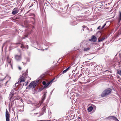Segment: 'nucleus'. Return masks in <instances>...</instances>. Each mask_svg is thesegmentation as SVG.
I'll list each match as a JSON object with an SVG mask.
<instances>
[{"instance_id": "1", "label": "nucleus", "mask_w": 121, "mask_h": 121, "mask_svg": "<svg viewBox=\"0 0 121 121\" xmlns=\"http://www.w3.org/2000/svg\"><path fill=\"white\" fill-rule=\"evenodd\" d=\"M112 91V89L110 88H108L104 90L101 94V96L102 97H105L108 95H110Z\"/></svg>"}, {"instance_id": "2", "label": "nucleus", "mask_w": 121, "mask_h": 121, "mask_svg": "<svg viewBox=\"0 0 121 121\" xmlns=\"http://www.w3.org/2000/svg\"><path fill=\"white\" fill-rule=\"evenodd\" d=\"M27 70L24 73L22 74V76L20 77V82H23L25 81V78H26V77L27 76Z\"/></svg>"}, {"instance_id": "3", "label": "nucleus", "mask_w": 121, "mask_h": 121, "mask_svg": "<svg viewBox=\"0 0 121 121\" xmlns=\"http://www.w3.org/2000/svg\"><path fill=\"white\" fill-rule=\"evenodd\" d=\"M37 83L35 82V81L32 82L26 88L30 89L31 87H32V88H34L35 87Z\"/></svg>"}, {"instance_id": "4", "label": "nucleus", "mask_w": 121, "mask_h": 121, "mask_svg": "<svg viewBox=\"0 0 121 121\" xmlns=\"http://www.w3.org/2000/svg\"><path fill=\"white\" fill-rule=\"evenodd\" d=\"M14 45H16L19 44L20 46H21V48H27V49L28 48V46L27 45H25L23 43V42H19L18 43H13Z\"/></svg>"}, {"instance_id": "5", "label": "nucleus", "mask_w": 121, "mask_h": 121, "mask_svg": "<svg viewBox=\"0 0 121 121\" xmlns=\"http://www.w3.org/2000/svg\"><path fill=\"white\" fill-rule=\"evenodd\" d=\"M15 91V90L14 89H13L11 90L9 94V100H11L12 99H13V97L16 93V92H14Z\"/></svg>"}, {"instance_id": "6", "label": "nucleus", "mask_w": 121, "mask_h": 121, "mask_svg": "<svg viewBox=\"0 0 121 121\" xmlns=\"http://www.w3.org/2000/svg\"><path fill=\"white\" fill-rule=\"evenodd\" d=\"M46 96V93H44L43 96H42V99L41 101L39 102V103L38 104V105H39V106H38L37 107V108H39V106L41 105V104L43 102V101L44 100Z\"/></svg>"}, {"instance_id": "7", "label": "nucleus", "mask_w": 121, "mask_h": 121, "mask_svg": "<svg viewBox=\"0 0 121 121\" xmlns=\"http://www.w3.org/2000/svg\"><path fill=\"white\" fill-rule=\"evenodd\" d=\"M5 117L6 121H9V120L10 114L6 109V111Z\"/></svg>"}, {"instance_id": "8", "label": "nucleus", "mask_w": 121, "mask_h": 121, "mask_svg": "<svg viewBox=\"0 0 121 121\" xmlns=\"http://www.w3.org/2000/svg\"><path fill=\"white\" fill-rule=\"evenodd\" d=\"M46 107L45 106H44L41 109V112L40 113H39V115L38 117H39L41 115H43L44 113L46 112Z\"/></svg>"}, {"instance_id": "9", "label": "nucleus", "mask_w": 121, "mask_h": 121, "mask_svg": "<svg viewBox=\"0 0 121 121\" xmlns=\"http://www.w3.org/2000/svg\"><path fill=\"white\" fill-rule=\"evenodd\" d=\"M15 58L16 60L18 61H20L22 59L21 55H16L15 56Z\"/></svg>"}, {"instance_id": "10", "label": "nucleus", "mask_w": 121, "mask_h": 121, "mask_svg": "<svg viewBox=\"0 0 121 121\" xmlns=\"http://www.w3.org/2000/svg\"><path fill=\"white\" fill-rule=\"evenodd\" d=\"M7 59L8 62V64L7 65V67H8V66L10 68H11L12 69H13L12 65L11 63V59H9L8 57H7Z\"/></svg>"}, {"instance_id": "11", "label": "nucleus", "mask_w": 121, "mask_h": 121, "mask_svg": "<svg viewBox=\"0 0 121 121\" xmlns=\"http://www.w3.org/2000/svg\"><path fill=\"white\" fill-rule=\"evenodd\" d=\"M18 11V9L17 8H15L13 9L12 12V13L13 15H15L17 13Z\"/></svg>"}, {"instance_id": "12", "label": "nucleus", "mask_w": 121, "mask_h": 121, "mask_svg": "<svg viewBox=\"0 0 121 121\" xmlns=\"http://www.w3.org/2000/svg\"><path fill=\"white\" fill-rule=\"evenodd\" d=\"M19 80H20V78L18 79V82L17 83H15V88L14 87V88H16L18 86L19 84H20L21 85H22L23 86H24V84L23 83V84H21V83H22V82H19V81H20Z\"/></svg>"}, {"instance_id": "13", "label": "nucleus", "mask_w": 121, "mask_h": 121, "mask_svg": "<svg viewBox=\"0 0 121 121\" xmlns=\"http://www.w3.org/2000/svg\"><path fill=\"white\" fill-rule=\"evenodd\" d=\"M97 40V38L96 37L93 36L92 37L91 39H90L89 40L91 41L95 42Z\"/></svg>"}, {"instance_id": "14", "label": "nucleus", "mask_w": 121, "mask_h": 121, "mask_svg": "<svg viewBox=\"0 0 121 121\" xmlns=\"http://www.w3.org/2000/svg\"><path fill=\"white\" fill-rule=\"evenodd\" d=\"M93 109V107L92 106H90L88 107L87 109L88 111V112H90Z\"/></svg>"}, {"instance_id": "15", "label": "nucleus", "mask_w": 121, "mask_h": 121, "mask_svg": "<svg viewBox=\"0 0 121 121\" xmlns=\"http://www.w3.org/2000/svg\"><path fill=\"white\" fill-rule=\"evenodd\" d=\"M121 20V12H119V17L118 19V22H119Z\"/></svg>"}, {"instance_id": "16", "label": "nucleus", "mask_w": 121, "mask_h": 121, "mask_svg": "<svg viewBox=\"0 0 121 121\" xmlns=\"http://www.w3.org/2000/svg\"><path fill=\"white\" fill-rule=\"evenodd\" d=\"M105 39V38L104 37H103L101 39H100V40H99L98 42H100L103 41V40H104Z\"/></svg>"}, {"instance_id": "17", "label": "nucleus", "mask_w": 121, "mask_h": 121, "mask_svg": "<svg viewBox=\"0 0 121 121\" xmlns=\"http://www.w3.org/2000/svg\"><path fill=\"white\" fill-rule=\"evenodd\" d=\"M112 119L113 120H118V119H117V118L116 117H115L112 116Z\"/></svg>"}, {"instance_id": "18", "label": "nucleus", "mask_w": 121, "mask_h": 121, "mask_svg": "<svg viewBox=\"0 0 121 121\" xmlns=\"http://www.w3.org/2000/svg\"><path fill=\"white\" fill-rule=\"evenodd\" d=\"M112 116H110L109 117H107L106 118V119H108L109 120H110L112 119Z\"/></svg>"}, {"instance_id": "19", "label": "nucleus", "mask_w": 121, "mask_h": 121, "mask_svg": "<svg viewBox=\"0 0 121 121\" xmlns=\"http://www.w3.org/2000/svg\"><path fill=\"white\" fill-rule=\"evenodd\" d=\"M15 99L13 100V101H12L11 102V107H12L13 106L14 104V101Z\"/></svg>"}, {"instance_id": "20", "label": "nucleus", "mask_w": 121, "mask_h": 121, "mask_svg": "<svg viewBox=\"0 0 121 121\" xmlns=\"http://www.w3.org/2000/svg\"><path fill=\"white\" fill-rule=\"evenodd\" d=\"M118 74H119L121 76V70H119L117 71Z\"/></svg>"}, {"instance_id": "21", "label": "nucleus", "mask_w": 121, "mask_h": 121, "mask_svg": "<svg viewBox=\"0 0 121 121\" xmlns=\"http://www.w3.org/2000/svg\"><path fill=\"white\" fill-rule=\"evenodd\" d=\"M90 49V48H84V51H87L88 50Z\"/></svg>"}, {"instance_id": "22", "label": "nucleus", "mask_w": 121, "mask_h": 121, "mask_svg": "<svg viewBox=\"0 0 121 121\" xmlns=\"http://www.w3.org/2000/svg\"><path fill=\"white\" fill-rule=\"evenodd\" d=\"M46 82L44 81H43L42 82L44 86L46 85Z\"/></svg>"}, {"instance_id": "23", "label": "nucleus", "mask_w": 121, "mask_h": 121, "mask_svg": "<svg viewBox=\"0 0 121 121\" xmlns=\"http://www.w3.org/2000/svg\"><path fill=\"white\" fill-rule=\"evenodd\" d=\"M27 36H28V35H25V36H24V37H23L22 38V39H25L26 38V37H27Z\"/></svg>"}, {"instance_id": "24", "label": "nucleus", "mask_w": 121, "mask_h": 121, "mask_svg": "<svg viewBox=\"0 0 121 121\" xmlns=\"http://www.w3.org/2000/svg\"><path fill=\"white\" fill-rule=\"evenodd\" d=\"M49 85L47 83H46V85L44 86V88H46Z\"/></svg>"}, {"instance_id": "25", "label": "nucleus", "mask_w": 121, "mask_h": 121, "mask_svg": "<svg viewBox=\"0 0 121 121\" xmlns=\"http://www.w3.org/2000/svg\"><path fill=\"white\" fill-rule=\"evenodd\" d=\"M67 71L66 70V69H65V70H64L63 71V73H66V72Z\"/></svg>"}, {"instance_id": "26", "label": "nucleus", "mask_w": 121, "mask_h": 121, "mask_svg": "<svg viewBox=\"0 0 121 121\" xmlns=\"http://www.w3.org/2000/svg\"><path fill=\"white\" fill-rule=\"evenodd\" d=\"M8 82V81H7L6 82V83H5V86H8V85H7V84Z\"/></svg>"}, {"instance_id": "27", "label": "nucleus", "mask_w": 121, "mask_h": 121, "mask_svg": "<svg viewBox=\"0 0 121 121\" xmlns=\"http://www.w3.org/2000/svg\"><path fill=\"white\" fill-rule=\"evenodd\" d=\"M106 25V24H105L102 27V28H101V29H102Z\"/></svg>"}, {"instance_id": "28", "label": "nucleus", "mask_w": 121, "mask_h": 121, "mask_svg": "<svg viewBox=\"0 0 121 121\" xmlns=\"http://www.w3.org/2000/svg\"><path fill=\"white\" fill-rule=\"evenodd\" d=\"M70 66H69V67H68V68H67L66 69L67 71L70 68Z\"/></svg>"}, {"instance_id": "29", "label": "nucleus", "mask_w": 121, "mask_h": 121, "mask_svg": "<svg viewBox=\"0 0 121 121\" xmlns=\"http://www.w3.org/2000/svg\"><path fill=\"white\" fill-rule=\"evenodd\" d=\"M18 69L19 70H21V69H22L21 67L20 66H19L18 67Z\"/></svg>"}, {"instance_id": "30", "label": "nucleus", "mask_w": 121, "mask_h": 121, "mask_svg": "<svg viewBox=\"0 0 121 121\" xmlns=\"http://www.w3.org/2000/svg\"><path fill=\"white\" fill-rule=\"evenodd\" d=\"M82 27H83V28H86V26H82Z\"/></svg>"}, {"instance_id": "31", "label": "nucleus", "mask_w": 121, "mask_h": 121, "mask_svg": "<svg viewBox=\"0 0 121 121\" xmlns=\"http://www.w3.org/2000/svg\"><path fill=\"white\" fill-rule=\"evenodd\" d=\"M100 28V26H99L98 28H97V29H99Z\"/></svg>"}, {"instance_id": "32", "label": "nucleus", "mask_w": 121, "mask_h": 121, "mask_svg": "<svg viewBox=\"0 0 121 121\" xmlns=\"http://www.w3.org/2000/svg\"><path fill=\"white\" fill-rule=\"evenodd\" d=\"M50 82H48L47 83V84H48V85H49V84H50Z\"/></svg>"}, {"instance_id": "33", "label": "nucleus", "mask_w": 121, "mask_h": 121, "mask_svg": "<svg viewBox=\"0 0 121 121\" xmlns=\"http://www.w3.org/2000/svg\"><path fill=\"white\" fill-rule=\"evenodd\" d=\"M28 82H27L26 83V85H25V86H26L27 85V84H28Z\"/></svg>"}, {"instance_id": "34", "label": "nucleus", "mask_w": 121, "mask_h": 121, "mask_svg": "<svg viewBox=\"0 0 121 121\" xmlns=\"http://www.w3.org/2000/svg\"><path fill=\"white\" fill-rule=\"evenodd\" d=\"M22 63H23V64L24 65H25V64H26V63H25L24 64L23 62H22Z\"/></svg>"}, {"instance_id": "35", "label": "nucleus", "mask_w": 121, "mask_h": 121, "mask_svg": "<svg viewBox=\"0 0 121 121\" xmlns=\"http://www.w3.org/2000/svg\"><path fill=\"white\" fill-rule=\"evenodd\" d=\"M49 5H50V4H46V5L47 6H48Z\"/></svg>"}, {"instance_id": "36", "label": "nucleus", "mask_w": 121, "mask_h": 121, "mask_svg": "<svg viewBox=\"0 0 121 121\" xmlns=\"http://www.w3.org/2000/svg\"><path fill=\"white\" fill-rule=\"evenodd\" d=\"M9 79L11 78V77H9Z\"/></svg>"}, {"instance_id": "37", "label": "nucleus", "mask_w": 121, "mask_h": 121, "mask_svg": "<svg viewBox=\"0 0 121 121\" xmlns=\"http://www.w3.org/2000/svg\"><path fill=\"white\" fill-rule=\"evenodd\" d=\"M108 71V70H106V71H105L104 72H106L107 71Z\"/></svg>"}, {"instance_id": "38", "label": "nucleus", "mask_w": 121, "mask_h": 121, "mask_svg": "<svg viewBox=\"0 0 121 121\" xmlns=\"http://www.w3.org/2000/svg\"><path fill=\"white\" fill-rule=\"evenodd\" d=\"M34 105L35 106H36L37 105V104H34Z\"/></svg>"}, {"instance_id": "39", "label": "nucleus", "mask_w": 121, "mask_h": 121, "mask_svg": "<svg viewBox=\"0 0 121 121\" xmlns=\"http://www.w3.org/2000/svg\"><path fill=\"white\" fill-rule=\"evenodd\" d=\"M86 28H87V29L88 30V28L87 27H86Z\"/></svg>"}, {"instance_id": "40", "label": "nucleus", "mask_w": 121, "mask_h": 121, "mask_svg": "<svg viewBox=\"0 0 121 121\" xmlns=\"http://www.w3.org/2000/svg\"><path fill=\"white\" fill-rule=\"evenodd\" d=\"M108 72H109L110 73H111V72H110V71H108Z\"/></svg>"}, {"instance_id": "41", "label": "nucleus", "mask_w": 121, "mask_h": 121, "mask_svg": "<svg viewBox=\"0 0 121 121\" xmlns=\"http://www.w3.org/2000/svg\"><path fill=\"white\" fill-rule=\"evenodd\" d=\"M5 43H4V44H3V47L4 46V44Z\"/></svg>"}, {"instance_id": "42", "label": "nucleus", "mask_w": 121, "mask_h": 121, "mask_svg": "<svg viewBox=\"0 0 121 121\" xmlns=\"http://www.w3.org/2000/svg\"><path fill=\"white\" fill-rule=\"evenodd\" d=\"M35 114H38V113H35Z\"/></svg>"}, {"instance_id": "43", "label": "nucleus", "mask_w": 121, "mask_h": 121, "mask_svg": "<svg viewBox=\"0 0 121 121\" xmlns=\"http://www.w3.org/2000/svg\"><path fill=\"white\" fill-rule=\"evenodd\" d=\"M83 31H84V29H83Z\"/></svg>"}, {"instance_id": "44", "label": "nucleus", "mask_w": 121, "mask_h": 121, "mask_svg": "<svg viewBox=\"0 0 121 121\" xmlns=\"http://www.w3.org/2000/svg\"><path fill=\"white\" fill-rule=\"evenodd\" d=\"M45 4H47V3H45Z\"/></svg>"}, {"instance_id": "45", "label": "nucleus", "mask_w": 121, "mask_h": 121, "mask_svg": "<svg viewBox=\"0 0 121 121\" xmlns=\"http://www.w3.org/2000/svg\"><path fill=\"white\" fill-rule=\"evenodd\" d=\"M16 102H15V104H16Z\"/></svg>"}]
</instances>
